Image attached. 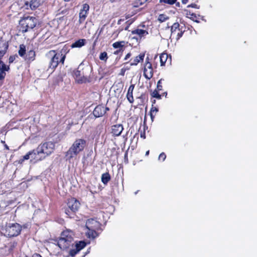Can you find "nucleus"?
Instances as JSON below:
<instances>
[{"label":"nucleus","mask_w":257,"mask_h":257,"mask_svg":"<svg viewBox=\"0 0 257 257\" xmlns=\"http://www.w3.org/2000/svg\"><path fill=\"white\" fill-rule=\"evenodd\" d=\"M167 54L166 53H163L160 55V59L161 65H164L167 60Z\"/></svg>","instance_id":"24"},{"label":"nucleus","mask_w":257,"mask_h":257,"mask_svg":"<svg viewBox=\"0 0 257 257\" xmlns=\"http://www.w3.org/2000/svg\"><path fill=\"white\" fill-rule=\"evenodd\" d=\"M117 53H118V51H117L115 52L114 53V54H117Z\"/></svg>","instance_id":"47"},{"label":"nucleus","mask_w":257,"mask_h":257,"mask_svg":"<svg viewBox=\"0 0 257 257\" xmlns=\"http://www.w3.org/2000/svg\"><path fill=\"white\" fill-rule=\"evenodd\" d=\"M166 155L165 154V153H162L160 155H159V160H162L163 161H164L165 159H166Z\"/></svg>","instance_id":"35"},{"label":"nucleus","mask_w":257,"mask_h":257,"mask_svg":"<svg viewBox=\"0 0 257 257\" xmlns=\"http://www.w3.org/2000/svg\"><path fill=\"white\" fill-rule=\"evenodd\" d=\"M124 44V41L116 42L113 44L112 46L114 48H121Z\"/></svg>","instance_id":"26"},{"label":"nucleus","mask_w":257,"mask_h":257,"mask_svg":"<svg viewBox=\"0 0 257 257\" xmlns=\"http://www.w3.org/2000/svg\"><path fill=\"white\" fill-rule=\"evenodd\" d=\"M46 57L49 60V68L53 70L57 67L59 62L64 63L65 55L63 54L62 50L60 53L51 50L46 54Z\"/></svg>","instance_id":"2"},{"label":"nucleus","mask_w":257,"mask_h":257,"mask_svg":"<svg viewBox=\"0 0 257 257\" xmlns=\"http://www.w3.org/2000/svg\"><path fill=\"white\" fill-rule=\"evenodd\" d=\"M131 56H132V54L131 53H127L125 57H124V60H127L131 57Z\"/></svg>","instance_id":"37"},{"label":"nucleus","mask_w":257,"mask_h":257,"mask_svg":"<svg viewBox=\"0 0 257 257\" xmlns=\"http://www.w3.org/2000/svg\"><path fill=\"white\" fill-rule=\"evenodd\" d=\"M150 115H151V119L153 121L154 118V117H155V115L154 114V113H153L152 112H150Z\"/></svg>","instance_id":"40"},{"label":"nucleus","mask_w":257,"mask_h":257,"mask_svg":"<svg viewBox=\"0 0 257 257\" xmlns=\"http://www.w3.org/2000/svg\"><path fill=\"white\" fill-rule=\"evenodd\" d=\"M86 146V141L83 139H77L66 152V156L69 160L75 158L82 152Z\"/></svg>","instance_id":"1"},{"label":"nucleus","mask_w":257,"mask_h":257,"mask_svg":"<svg viewBox=\"0 0 257 257\" xmlns=\"http://www.w3.org/2000/svg\"><path fill=\"white\" fill-rule=\"evenodd\" d=\"M123 130V128L121 124H115L112 126L111 133L114 136H119Z\"/></svg>","instance_id":"13"},{"label":"nucleus","mask_w":257,"mask_h":257,"mask_svg":"<svg viewBox=\"0 0 257 257\" xmlns=\"http://www.w3.org/2000/svg\"><path fill=\"white\" fill-rule=\"evenodd\" d=\"M188 0H182V2L183 4H186L188 2Z\"/></svg>","instance_id":"43"},{"label":"nucleus","mask_w":257,"mask_h":257,"mask_svg":"<svg viewBox=\"0 0 257 257\" xmlns=\"http://www.w3.org/2000/svg\"><path fill=\"white\" fill-rule=\"evenodd\" d=\"M32 257H42L39 254L35 253L33 255Z\"/></svg>","instance_id":"41"},{"label":"nucleus","mask_w":257,"mask_h":257,"mask_svg":"<svg viewBox=\"0 0 257 257\" xmlns=\"http://www.w3.org/2000/svg\"><path fill=\"white\" fill-rule=\"evenodd\" d=\"M110 180V175L108 173H104L101 176V181L104 184L107 183V182Z\"/></svg>","instance_id":"22"},{"label":"nucleus","mask_w":257,"mask_h":257,"mask_svg":"<svg viewBox=\"0 0 257 257\" xmlns=\"http://www.w3.org/2000/svg\"><path fill=\"white\" fill-rule=\"evenodd\" d=\"M30 9L31 10L35 9L38 8L41 4L40 0H32L31 2Z\"/></svg>","instance_id":"21"},{"label":"nucleus","mask_w":257,"mask_h":257,"mask_svg":"<svg viewBox=\"0 0 257 257\" xmlns=\"http://www.w3.org/2000/svg\"><path fill=\"white\" fill-rule=\"evenodd\" d=\"M31 161H34V162H37L44 159L43 157L40 153L38 151V148L36 150L30 151Z\"/></svg>","instance_id":"10"},{"label":"nucleus","mask_w":257,"mask_h":257,"mask_svg":"<svg viewBox=\"0 0 257 257\" xmlns=\"http://www.w3.org/2000/svg\"><path fill=\"white\" fill-rule=\"evenodd\" d=\"M99 223L93 219H88L86 222V227L88 231L86 234L89 238H94L97 236L96 230L99 228Z\"/></svg>","instance_id":"6"},{"label":"nucleus","mask_w":257,"mask_h":257,"mask_svg":"<svg viewBox=\"0 0 257 257\" xmlns=\"http://www.w3.org/2000/svg\"><path fill=\"white\" fill-rule=\"evenodd\" d=\"M65 1H67V2H69L70 1V0H64Z\"/></svg>","instance_id":"48"},{"label":"nucleus","mask_w":257,"mask_h":257,"mask_svg":"<svg viewBox=\"0 0 257 257\" xmlns=\"http://www.w3.org/2000/svg\"><path fill=\"white\" fill-rule=\"evenodd\" d=\"M149 154V151H148L146 153V155H148Z\"/></svg>","instance_id":"45"},{"label":"nucleus","mask_w":257,"mask_h":257,"mask_svg":"<svg viewBox=\"0 0 257 257\" xmlns=\"http://www.w3.org/2000/svg\"><path fill=\"white\" fill-rule=\"evenodd\" d=\"M132 33L134 35H137L140 39L145 37L148 34V32L147 31L139 29L133 31Z\"/></svg>","instance_id":"14"},{"label":"nucleus","mask_w":257,"mask_h":257,"mask_svg":"<svg viewBox=\"0 0 257 257\" xmlns=\"http://www.w3.org/2000/svg\"><path fill=\"white\" fill-rule=\"evenodd\" d=\"M86 40L85 39H79L71 45L72 48H80L84 46L85 44Z\"/></svg>","instance_id":"20"},{"label":"nucleus","mask_w":257,"mask_h":257,"mask_svg":"<svg viewBox=\"0 0 257 257\" xmlns=\"http://www.w3.org/2000/svg\"><path fill=\"white\" fill-rule=\"evenodd\" d=\"M79 251L78 250V249L77 248H76V249L70 250L69 251V254L72 256H74Z\"/></svg>","instance_id":"31"},{"label":"nucleus","mask_w":257,"mask_h":257,"mask_svg":"<svg viewBox=\"0 0 257 257\" xmlns=\"http://www.w3.org/2000/svg\"><path fill=\"white\" fill-rule=\"evenodd\" d=\"M20 2L21 5H23L24 7L26 9H29L30 7V3L32 2V0H21Z\"/></svg>","instance_id":"23"},{"label":"nucleus","mask_w":257,"mask_h":257,"mask_svg":"<svg viewBox=\"0 0 257 257\" xmlns=\"http://www.w3.org/2000/svg\"><path fill=\"white\" fill-rule=\"evenodd\" d=\"M144 75L146 78L150 79L153 76V69L152 64L149 61V58L147 57L144 68Z\"/></svg>","instance_id":"8"},{"label":"nucleus","mask_w":257,"mask_h":257,"mask_svg":"<svg viewBox=\"0 0 257 257\" xmlns=\"http://www.w3.org/2000/svg\"><path fill=\"white\" fill-rule=\"evenodd\" d=\"M26 49L25 46L24 45H21L20 46V49L19 50V54L23 57L25 54Z\"/></svg>","instance_id":"27"},{"label":"nucleus","mask_w":257,"mask_h":257,"mask_svg":"<svg viewBox=\"0 0 257 257\" xmlns=\"http://www.w3.org/2000/svg\"><path fill=\"white\" fill-rule=\"evenodd\" d=\"M145 57L144 54H140L138 56L135 57L133 59V62L131 63V66L137 65L140 62L144 60Z\"/></svg>","instance_id":"16"},{"label":"nucleus","mask_w":257,"mask_h":257,"mask_svg":"<svg viewBox=\"0 0 257 257\" xmlns=\"http://www.w3.org/2000/svg\"><path fill=\"white\" fill-rule=\"evenodd\" d=\"M35 52L33 50H30L28 51L26 55V60L28 61H33L35 59Z\"/></svg>","instance_id":"18"},{"label":"nucleus","mask_w":257,"mask_h":257,"mask_svg":"<svg viewBox=\"0 0 257 257\" xmlns=\"http://www.w3.org/2000/svg\"><path fill=\"white\" fill-rule=\"evenodd\" d=\"M161 80H160L158 82V85H157V88L159 89V90H161V88H162V86L160 85V84L161 83Z\"/></svg>","instance_id":"39"},{"label":"nucleus","mask_w":257,"mask_h":257,"mask_svg":"<svg viewBox=\"0 0 257 257\" xmlns=\"http://www.w3.org/2000/svg\"><path fill=\"white\" fill-rule=\"evenodd\" d=\"M152 96L153 97H155V98H159V99H160L161 96V95L159 94V93H158V92L157 91V90H154L153 93H152Z\"/></svg>","instance_id":"32"},{"label":"nucleus","mask_w":257,"mask_h":257,"mask_svg":"<svg viewBox=\"0 0 257 257\" xmlns=\"http://www.w3.org/2000/svg\"><path fill=\"white\" fill-rule=\"evenodd\" d=\"M37 148L44 159L53 152L55 149V144L52 142H46L39 145Z\"/></svg>","instance_id":"7"},{"label":"nucleus","mask_w":257,"mask_h":257,"mask_svg":"<svg viewBox=\"0 0 257 257\" xmlns=\"http://www.w3.org/2000/svg\"><path fill=\"white\" fill-rule=\"evenodd\" d=\"M5 147L7 150H9V147L7 145H5Z\"/></svg>","instance_id":"44"},{"label":"nucleus","mask_w":257,"mask_h":257,"mask_svg":"<svg viewBox=\"0 0 257 257\" xmlns=\"http://www.w3.org/2000/svg\"><path fill=\"white\" fill-rule=\"evenodd\" d=\"M89 9V6L88 5L85 4L83 5L82 9L80 10L79 13V22L82 23L85 19L88 11Z\"/></svg>","instance_id":"9"},{"label":"nucleus","mask_w":257,"mask_h":257,"mask_svg":"<svg viewBox=\"0 0 257 257\" xmlns=\"http://www.w3.org/2000/svg\"><path fill=\"white\" fill-rule=\"evenodd\" d=\"M179 24L178 23H174L171 28V34L170 37V39H174L175 36L176 32L180 30L178 29Z\"/></svg>","instance_id":"19"},{"label":"nucleus","mask_w":257,"mask_h":257,"mask_svg":"<svg viewBox=\"0 0 257 257\" xmlns=\"http://www.w3.org/2000/svg\"><path fill=\"white\" fill-rule=\"evenodd\" d=\"M168 18H169L168 17H167L166 15L162 14V15H160L159 16L158 20L160 22H165V21H166L167 20H168Z\"/></svg>","instance_id":"29"},{"label":"nucleus","mask_w":257,"mask_h":257,"mask_svg":"<svg viewBox=\"0 0 257 257\" xmlns=\"http://www.w3.org/2000/svg\"><path fill=\"white\" fill-rule=\"evenodd\" d=\"M18 56L16 55L11 56L9 59V63H11L14 62V61L16 59V58Z\"/></svg>","instance_id":"34"},{"label":"nucleus","mask_w":257,"mask_h":257,"mask_svg":"<svg viewBox=\"0 0 257 257\" xmlns=\"http://www.w3.org/2000/svg\"><path fill=\"white\" fill-rule=\"evenodd\" d=\"M68 205L69 208L73 212L76 211L80 206V203L74 198H72L69 200L68 202Z\"/></svg>","instance_id":"12"},{"label":"nucleus","mask_w":257,"mask_h":257,"mask_svg":"<svg viewBox=\"0 0 257 257\" xmlns=\"http://www.w3.org/2000/svg\"><path fill=\"white\" fill-rule=\"evenodd\" d=\"M135 88V85L134 84L131 85L128 88L126 97L128 101L132 103L134 102V97L133 96V92Z\"/></svg>","instance_id":"15"},{"label":"nucleus","mask_w":257,"mask_h":257,"mask_svg":"<svg viewBox=\"0 0 257 257\" xmlns=\"http://www.w3.org/2000/svg\"><path fill=\"white\" fill-rule=\"evenodd\" d=\"M86 245V243L84 241H79L75 245V247L77 248L79 251L84 248Z\"/></svg>","instance_id":"25"},{"label":"nucleus","mask_w":257,"mask_h":257,"mask_svg":"<svg viewBox=\"0 0 257 257\" xmlns=\"http://www.w3.org/2000/svg\"><path fill=\"white\" fill-rule=\"evenodd\" d=\"M29 159H31V153H30V152H29L28 153H27L26 155H25L24 156L23 159L20 160V162H22L25 160H28Z\"/></svg>","instance_id":"33"},{"label":"nucleus","mask_w":257,"mask_h":257,"mask_svg":"<svg viewBox=\"0 0 257 257\" xmlns=\"http://www.w3.org/2000/svg\"><path fill=\"white\" fill-rule=\"evenodd\" d=\"M183 33L180 30L176 32V34L175 36L174 37V38H175L176 40H178L181 38L182 36Z\"/></svg>","instance_id":"30"},{"label":"nucleus","mask_w":257,"mask_h":257,"mask_svg":"<svg viewBox=\"0 0 257 257\" xmlns=\"http://www.w3.org/2000/svg\"><path fill=\"white\" fill-rule=\"evenodd\" d=\"M9 69V66H7L5 64L0 65V80L3 79L6 75V71H8Z\"/></svg>","instance_id":"17"},{"label":"nucleus","mask_w":257,"mask_h":257,"mask_svg":"<svg viewBox=\"0 0 257 257\" xmlns=\"http://www.w3.org/2000/svg\"><path fill=\"white\" fill-rule=\"evenodd\" d=\"M176 0H167V4L173 5L176 2Z\"/></svg>","instance_id":"38"},{"label":"nucleus","mask_w":257,"mask_h":257,"mask_svg":"<svg viewBox=\"0 0 257 257\" xmlns=\"http://www.w3.org/2000/svg\"><path fill=\"white\" fill-rule=\"evenodd\" d=\"M73 234L71 231L68 230L63 231L57 242L58 246L62 249L69 247L73 244Z\"/></svg>","instance_id":"3"},{"label":"nucleus","mask_w":257,"mask_h":257,"mask_svg":"<svg viewBox=\"0 0 257 257\" xmlns=\"http://www.w3.org/2000/svg\"><path fill=\"white\" fill-rule=\"evenodd\" d=\"M160 3H165L167 4V0H160Z\"/></svg>","instance_id":"42"},{"label":"nucleus","mask_w":257,"mask_h":257,"mask_svg":"<svg viewBox=\"0 0 257 257\" xmlns=\"http://www.w3.org/2000/svg\"><path fill=\"white\" fill-rule=\"evenodd\" d=\"M105 108H106V111L109 110V108L108 107H105Z\"/></svg>","instance_id":"46"},{"label":"nucleus","mask_w":257,"mask_h":257,"mask_svg":"<svg viewBox=\"0 0 257 257\" xmlns=\"http://www.w3.org/2000/svg\"><path fill=\"white\" fill-rule=\"evenodd\" d=\"M107 58H108V57H107V54L106 52H103L100 53V54L99 55V59L101 60L106 62Z\"/></svg>","instance_id":"28"},{"label":"nucleus","mask_w":257,"mask_h":257,"mask_svg":"<svg viewBox=\"0 0 257 257\" xmlns=\"http://www.w3.org/2000/svg\"><path fill=\"white\" fill-rule=\"evenodd\" d=\"M158 111V108L155 107H154L151 108L150 112L154 113V114H155L156 115V114Z\"/></svg>","instance_id":"36"},{"label":"nucleus","mask_w":257,"mask_h":257,"mask_svg":"<svg viewBox=\"0 0 257 257\" xmlns=\"http://www.w3.org/2000/svg\"><path fill=\"white\" fill-rule=\"evenodd\" d=\"M37 24V20L32 17H24L20 21V29L23 33L32 30Z\"/></svg>","instance_id":"5"},{"label":"nucleus","mask_w":257,"mask_h":257,"mask_svg":"<svg viewBox=\"0 0 257 257\" xmlns=\"http://www.w3.org/2000/svg\"><path fill=\"white\" fill-rule=\"evenodd\" d=\"M106 112V108L102 105H98L94 109L93 113L96 117L104 115Z\"/></svg>","instance_id":"11"},{"label":"nucleus","mask_w":257,"mask_h":257,"mask_svg":"<svg viewBox=\"0 0 257 257\" xmlns=\"http://www.w3.org/2000/svg\"><path fill=\"white\" fill-rule=\"evenodd\" d=\"M1 232L6 236L12 237L19 234L21 226L18 223L7 224L1 228Z\"/></svg>","instance_id":"4"}]
</instances>
